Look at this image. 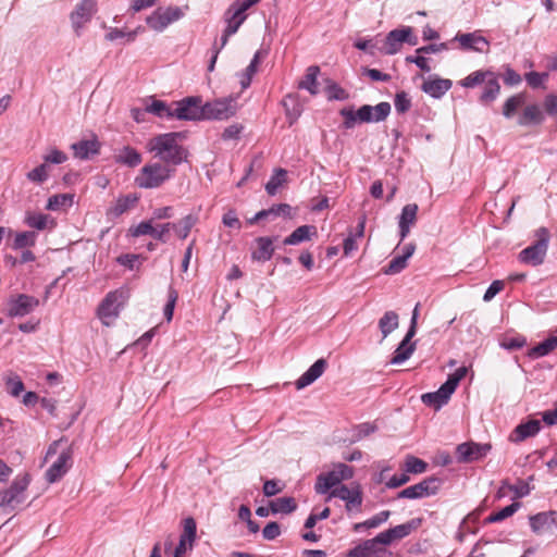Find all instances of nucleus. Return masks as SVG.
Here are the masks:
<instances>
[{
	"label": "nucleus",
	"mask_w": 557,
	"mask_h": 557,
	"mask_svg": "<svg viewBox=\"0 0 557 557\" xmlns=\"http://www.w3.org/2000/svg\"><path fill=\"white\" fill-rule=\"evenodd\" d=\"M181 133H166L151 138L148 149L159 158L163 164L174 169L187 159V150L178 144Z\"/></svg>",
	"instance_id": "1"
},
{
	"label": "nucleus",
	"mask_w": 557,
	"mask_h": 557,
	"mask_svg": "<svg viewBox=\"0 0 557 557\" xmlns=\"http://www.w3.org/2000/svg\"><path fill=\"white\" fill-rule=\"evenodd\" d=\"M392 110L388 102L383 101L376 106L363 104L357 111L354 107L343 108L339 114L344 117L343 126L354 128L357 123H379L387 119Z\"/></svg>",
	"instance_id": "2"
},
{
	"label": "nucleus",
	"mask_w": 557,
	"mask_h": 557,
	"mask_svg": "<svg viewBox=\"0 0 557 557\" xmlns=\"http://www.w3.org/2000/svg\"><path fill=\"white\" fill-rule=\"evenodd\" d=\"M175 173V170L162 162L147 163L141 168L135 178V184L139 188H158L169 181Z\"/></svg>",
	"instance_id": "3"
},
{
	"label": "nucleus",
	"mask_w": 557,
	"mask_h": 557,
	"mask_svg": "<svg viewBox=\"0 0 557 557\" xmlns=\"http://www.w3.org/2000/svg\"><path fill=\"white\" fill-rule=\"evenodd\" d=\"M535 236V243L521 250L518 256L522 263L532 267H537L544 262L548 248L549 232L546 227H540L536 230Z\"/></svg>",
	"instance_id": "4"
},
{
	"label": "nucleus",
	"mask_w": 557,
	"mask_h": 557,
	"mask_svg": "<svg viewBox=\"0 0 557 557\" xmlns=\"http://www.w3.org/2000/svg\"><path fill=\"white\" fill-rule=\"evenodd\" d=\"M354 468L339 462L334 465V468L332 471H329L326 473H321L317 478L315 483V492L318 494H325L331 488H335L336 485H338L343 480H349L354 476Z\"/></svg>",
	"instance_id": "5"
},
{
	"label": "nucleus",
	"mask_w": 557,
	"mask_h": 557,
	"mask_svg": "<svg viewBox=\"0 0 557 557\" xmlns=\"http://www.w3.org/2000/svg\"><path fill=\"white\" fill-rule=\"evenodd\" d=\"M30 478L27 473L17 476L9 488L0 492V507L14 509L25 500V492L29 485Z\"/></svg>",
	"instance_id": "6"
},
{
	"label": "nucleus",
	"mask_w": 557,
	"mask_h": 557,
	"mask_svg": "<svg viewBox=\"0 0 557 557\" xmlns=\"http://www.w3.org/2000/svg\"><path fill=\"white\" fill-rule=\"evenodd\" d=\"M184 13L178 7L156 9L147 18V25L156 30L163 32L170 24L181 20Z\"/></svg>",
	"instance_id": "7"
},
{
	"label": "nucleus",
	"mask_w": 557,
	"mask_h": 557,
	"mask_svg": "<svg viewBox=\"0 0 557 557\" xmlns=\"http://www.w3.org/2000/svg\"><path fill=\"white\" fill-rule=\"evenodd\" d=\"M125 299L123 290L110 292L101 301L98 308V317L107 326L111 325L112 321L119 317L120 307Z\"/></svg>",
	"instance_id": "8"
},
{
	"label": "nucleus",
	"mask_w": 557,
	"mask_h": 557,
	"mask_svg": "<svg viewBox=\"0 0 557 557\" xmlns=\"http://www.w3.org/2000/svg\"><path fill=\"white\" fill-rule=\"evenodd\" d=\"M174 119L184 121L203 120L202 99L200 97H186L173 102Z\"/></svg>",
	"instance_id": "9"
},
{
	"label": "nucleus",
	"mask_w": 557,
	"mask_h": 557,
	"mask_svg": "<svg viewBox=\"0 0 557 557\" xmlns=\"http://www.w3.org/2000/svg\"><path fill=\"white\" fill-rule=\"evenodd\" d=\"M441 480L435 476H430L419 482L418 484L408 486L400 491L397 498L417 499L431 495H435L440 488Z\"/></svg>",
	"instance_id": "10"
},
{
	"label": "nucleus",
	"mask_w": 557,
	"mask_h": 557,
	"mask_svg": "<svg viewBox=\"0 0 557 557\" xmlns=\"http://www.w3.org/2000/svg\"><path fill=\"white\" fill-rule=\"evenodd\" d=\"M421 524V519H411L410 521L398 524L386 531H383L376 535V541H380L381 545H389L394 541L403 540L408 536L412 531L418 529Z\"/></svg>",
	"instance_id": "11"
},
{
	"label": "nucleus",
	"mask_w": 557,
	"mask_h": 557,
	"mask_svg": "<svg viewBox=\"0 0 557 557\" xmlns=\"http://www.w3.org/2000/svg\"><path fill=\"white\" fill-rule=\"evenodd\" d=\"M203 120H227L236 112L233 100H215L202 103Z\"/></svg>",
	"instance_id": "12"
},
{
	"label": "nucleus",
	"mask_w": 557,
	"mask_h": 557,
	"mask_svg": "<svg viewBox=\"0 0 557 557\" xmlns=\"http://www.w3.org/2000/svg\"><path fill=\"white\" fill-rule=\"evenodd\" d=\"M336 497L344 502H346V509L351 511L354 509H360L362 505V492L359 485H356L352 488H349L346 485H339L333 488L327 497V500Z\"/></svg>",
	"instance_id": "13"
},
{
	"label": "nucleus",
	"mask_w": 557,
	"mask_h": 557,
	"mask_svg": "<svg viewBox=\"0 0 557 557\" xmlns=\"http://www.w3.org/2000/svg\"><path fill=\"white\" fill-rule=\"evenodd\" d=\"M38 305L39 300L34 296L20 294L10 299L8 304V313L10 317H24L34 311Z\"/></svg>",
	"instance_id": "14"
},
{
	"label": "nucleus",
	"mask_w": 557,
	"mask_h": 557,
	"mask_svg": "<svg viewBox=\"0 0 557 557\" xmlns=\"http://www.w3.org/2000/svg\"><path fill=\"white\" fill-rule=\"evenodd\" d=\"M492 446L490 444L462 443L457 447L458 460L461 462H472L484 457Z\"/></svg>",
	"instance_id": "15"
},
{
	"label": "nucleus",
	"mask_w": 557,
	"mask_h": 557,
	"mask_svg": "<svg viewBox=\"0 0 557 557\" xmlns=\"http://www.w3.org/2000/svg\"><path fill=\"white\" fill-rule=\"evenodd\" d=\"M72 466V450L70 448L63 450L57 460L49 467L46 472V479L49 483L59 481Z\"/></svg>",
	"instance_id": "16"
},
{
	"label": "nucleus",
	"mask_w": 557,
	"mask_h": 557,
	"mask_svg": "<svg viewBox=\"0 0 557 557\" xmlns=\"http://www.w3.org/2000/svg\"><path fill=\"white\" fill-rule=\"evenodd\" d=\"M454 40L459 42L462 50H472L476 52L488 51V40L476 33L457 34Z\"/></svg>",
	"instance_id": "17"
},
{
	"label": "nucleus",
	"mask_w": 557,
	"mask_h": 557,
	"mask_svg": "<svg viewBox=\"0 0 557 557\" xmlns=\"http://www.w3.org/2000/svg\"><path fill=\"white\" fill-rule=\"evenodd\" d=\"M96 11V0H82L71 14L73 27L77 32L85 23L90 21Z\"/></svg>",
	"instance_id": "18"
},
{
	"label": "nucleus",
	"mask_w": 557,
	"mask_h": 557,
	"mask_svg": "<svg viewBox=\"0 0 557 557\" xmlns=\"http://www.w3.org/2000/svg\"><path fill=\"white\" fill-rule=\"evenodd\" d=\"M541 430L539 420H529L528 422L518 424L509 435V441L520 443L529 437L535 436Z\"/></svg>",
	"instance_id": "19"
},
{
	"label": "nucleus",
	"mask_w": 557,
	"mask_h": 557,
	"mask_svg": "<svg viewBox=\"0 0 557 557\" xmlns=\"http://www.w3.org/2000/svg\"><path fill=\"white\" fill-rule=\"evenodd\" d=\"M451 86L453 82L450 79L434 77L424 81L421 89L432 98L440 99L451 88Z\"/></svg>",
	"instance_id": "20"
},
{
	"label": "nucleus",
	"mask_w": 557,
	"mask_h": 557,
	"mask_svg": "<svg viewBox=\"0 0 557 557\" xmlns=\"http://www.w3.org/2000/svg\"><path fill=\"white\" fill-rule=\"evenodd\" d=\"M411 36V28L406 27L401 29H394L388 33L385 39L384 52L386 54L396 53L400 45L405 41H409V37Z\"/></svg>",
	"instance_id": "21"
},
{
	"label": "nucleus",
	"mask_w": 557,
	"mask_h": 557,
	"mask_svg": "<svg viewBox=\"0 0 557 557\" xmlns=\"http://www.w3.org/2000/svg\"><path fill=\"white\" fill-rule=\"evenodd\" d=\"M418 210L417 203H408L403 208L398 222L400 240L408 236L410 226L416 223Z\"/></svg>",
	"instance_id": "22"
},
{
	"label": "nucleus",
	"mask_w": 557,
	"mask_h": 557,
	"mask_svg": "<svg viewBox=\"0 0 557 557\" xmlns=\"http://www.w3.org/2000/svg\"><path fill=\"white\" fill-rule=\"evenodd\" d=\"M454 391L451 388L447 389V385L444 383L436 392L423 394L421 400L426 406L440 409L448 403Z\"/></svg>",
	"instance_id": "23"
},
{
	"label": "nucleus",
	"mask_w": 557,
	"mask_h": 557,
	"mask_svg": "<svg viewBox=\"0 0 557 557\" xmlns=\"http://www.w3.org/2000/svg\"><path fill=\"white\" fill-rule=\"evenodd\" d=\"M326 368L324 359H318L297 381L296 388L302 389L319 379Z\"/></svg>",
	"instance_id": "24"
},
{
	"label": "nucleus",
	"mask_w": 557,
	"mask_h": 557,
	"mask_svg": "<svg viewBox=\"0 0 557 557\" xmlns=\"http://www.w3.org/2000/svg\"><path fill=\"white\" fill-rule=\"evenodd\" d=\"M414 336L413 330H408L406 336L400 342L398 347L396 348L393 358L391 359L392 364H400L407 359L410 358V356L414 351V344L410 343V339Z\"/></svg>",
	"instance_id": "25"
},
{
	"label": "nucleus",
	"mask_w": 557,
	"mask_h": 557,
	"mask_svg": "<svg viewBox=\"0 0 557 557\" xmlns=\"http://www.w3.org/2000/svg\"><path fill=\"white\" fill-rule=\"evenodd\" d=\"M257 248L252 251L251 258L256 261L265 262L270 260L274 252L272 237H258L255 239Z\"/></svg>",
	"instance_id": "26"
},
{
	"label": "nucleus",
	"mask_w": 557,
	"mask_h": 557,
	"mask_svg": "<svg viewBox=\"0 0 557 557\" xmlns=\"http://www.w3.org/2000/svg\"><path fill=\"white\" fill-rule=\"evenodd\" d=\"M138 196L136 194H128L126 196L119 197L114 206H112L107 214L112 218H117L128 210L133 209L138 202Z\"/></svg>",
	"instance_id": "27"
},
{
	"label": "nucleus",
	"mask_w": 557,
	"mask_h": 557,
	"mask_svg": "<svg viewBox=\"0 0 557 557\" xmlns=\"http://www.w3.org/2000/svg\"><path fill=\"white\" fill-rule=\"evenodd\" d=\"M25 224L37 231L51 230L55 226V221L48 214L27 212Z\"/></svg>",
	"instance_id": "28"
},
{
	"label": "nucleus",
	"mask_w": 557,
	"mask_h": 557,
	"mask_svg": "<svg viewBox=\"0 0 557 557\" xmlns=\"http://www.w3.org/2000/svg\"><path fill=\"white\" fill-rule=\"evenodd\" d=\"M544 121V114L537 104L527 106L518 119L521 126L539 125Z\"/></svg>",
	"instance_id": "29"
},
{
	"label": "nucleus",
	"mask_w": 557,
	"mask_h": 557,
	"mask_svg": "<svg viewBox=\"0 0 557 557\" xmlns=\"http://www.w3.org/2000/svg\"><path fill=\"white\" fill-rule=\"evenodd\" d=\"M379 545L381 544L380 541H376V536L371 540H366L349 549L346 557H371L380 550Z\"/></svg>",
	"instance_id": "30"
},
{
	"label": "nucleus",
	"mask_w": 557,
	"mask_h": 557,
	"mask_svg": "<svg viewBox=\"0 0 557 557\" xmlns=\"http://www.w3.org/2000/svg\"><path fill=\"white\" fill-rule=\"evenodd\" d=\"M99 143L97 139L81 140L72 145L74 156L78 159H88L90 156L98 153Z\"/></svg>",
	"instance_id": "31"
},
{
	"label": "nucleus",
	"mask_w": 557,
	"mask_h": 557,
	"mask_svg": "<svg viewBox=\"0 0 557 557\" xmlns=\"http://www.w3.org/2000/svg\"><path fill=\"white\" fill-rule=\"evenodd\" d=\"M320 67L318 65H311L307 69V73L304 78L298 83L299 89L308 90L312 96L318 95V75Z\"/></svg>",
	"instance_id": "32"
},
{
	"label": "nucleus",
	"mask_w": 557,
	"mask_h": 557,
	"mask_svg": "<svg viewBox=\"0 0 557 557\" xmlns=\"http://www.w3.org/2000/svg\"><path fill=\"white\" fill-rule=\"evenodd\" d=\"M317 234V228L313 225H301L297 227L289 236L284 240V245H298L302 242L310 240L311 235Z\"/></svg>",
	"instance_id": "33"
},
{
	"label": "nucleus",
	"mask_w": 557,
	"mask_h": 557,
	"mask_svg": "<svg viewBox=\"0 0 557 557\" xmlns=\"http://www.w3.org/2000/svg\"><path fill=\"white\" fill-rule=\"evenodd\" d=\"M145 111L160 119H174L173 102L171 104H168L165 101L162 100H153L149 106L146 107Z\"/></svg>",
	"instance_id": "34"
},
{
	"label": "nucleus",
	"mask_w": 557,
	"mask_h": 557,
	"mask_svg": "<svg viewBox=\"0 0 557 557\" xmlns=\"http://www.w3.org/2000/svg\"><path fill=\"white\" fill-rule=\"evenodd\" d=\"M389 516H391L389 510H383L363 522L355 523L352 527V530L355 532H362L368 529L377 528L382 523L386 522L388 520Z\"/></svg>",
	"instance_id": "35"
},
{
	"label": "nucleus",
	"mask_w": 557,
	"mask_h": 557,
	"mask_svg": "<svg viewBox=\"0 0 557 557\" xmlns=\"http://www.w3.org/2000/svg\"><path fill=\"white\" fill-rule=\"evenodd\" d=\"M485 83L484 90L480 96V101L487 104L497 98L500 91V85L494 74L493 76H488Z\"/></svg>",
	"instance_id": "36"
},
{
	"label": "nucleus",
	"mask_w": 557,
	"mask_h": 557,
	"mask_svg": "<svg viewBox=\"0 0 557 557\" xmlns=\"http://www.w3.org/2000/svg\"><path fill=\"white\" fill-rule=\"evenodd\" d=\"M116 161L134 168L141 162V154L136 149L126 146L119 152V154H116Z\"/></svg>",
	"instance_id": "37"
},
{
	"label": "nucleus",
	"mask_w": 557,
	"mask_h": 557,
	"mask_svg": "<svg viewBox=\"0 0 557 557\" xmlns=\"http://www.w3.org/2000/svg\"><path fill=\"white\" fill-rule=\"evenodd\" d=\"M398 327V314L395 311H386L379 320V329L383 338L387 337L394 330Z\"/></svg>",
	"instance_id": "38"
},
{
	"label": "nucleus",
	"mask_w": 557,
	"mask_h": 557,
	"mask_svg": "<svg viewBox=\"0 0 557 557\" xmlns=\"http://www.w3.org/2000/svg\"><path fill=\"white\" fill-rule=\"evenodd\" d=\"M296 508L297 504L293 497H281L270 503V509L273 513H290Z\"/></svg>",
	"instance_id": "39"
},
{
	"label": "nucleus",
	"mask_w": 557,
	"mask_h": 557,
	"mask_svg": "<svg viewBox=\"0 0 557 557\" xmlns=\"http://www.w3.org/2000/svg\"><path fill=\"white\" fill-rule=\"evenodd\" d=\"M557 347V337L552 336L547 339L543 341L539 345L534 346L529 351V357L531 358H540L548 355L550 351H553Z\"/></svg>",
	"instance_id": "40"
},
{
	"label": "nucleus",
	"mask_w": 557,
	"mask_h": 557,
	"mask_svg": "<svg viewBox=\"0 0 557 557\" xmlns=\"http://www.w3.org/2000/svg\"><path fill=\"white\" fill-rule=\"evenodd\" d=\"M197 524L194 518L188 517L184 520V530L180 536V541H184L188 545L189 549L193 548L196 540Z\"/></svg>",
	"instance_id": "41"
},
{
	"label": "nucleus",
	"mask_w": 557,
	"mask_h": 557,
	"mask_svg": "<svg viewBox=\"0 0 557 557\" xmlns=\"http://www.w3.org/2000/svg\"><path fill=\"white\" fill-rule=\"evenodd\" d=\"M287 171L284 169L275 170L269 182L265 184V190L270 196H274L277 189L285 183Z\"/></svg>",
	"instance_id": "42"
},
{
	"label": "nucleus",
	"mask_w": 557,
	"mask_h": 557,
	"mask_svg": "<svg viewBox=\"0 0 557 557\" xmlns=\"http://www.w3.org/2000/svg\"><path fill=\"white\" fill-rule=\"evenodd\" d=\"M74 195L72 194H58L48 199L46 209L57 211L63 207H70L73 203Z\"/></svg>",
	"instance_id": "43"
},
{
	"label": "nucleus",
	"mask_w": 557,
	"mask_h": 557,
	"mask_svg": "<svg viewBox=\"0 0 557 557\" xmlns=\"http://www.w3.org/2000/svg\"><path fill=\"white\" fill-rule=\"evenodd\" d=\"M37 234L32 231L21 232L15 235L13 249L18 250L26 247H33L36 244Z\"/></svg>",
	"instance_id": "44"
},
{
	"label": "nucleus",
	"mask_w": 557,
	"mask_h": 557,
	"mask_svg": "<svg viewBox=\"0 0 557 557\" xmlns=\"http://www.w3.org/2000/svg\"><path fill=\"white\" fill-rule=\"evenodd\" d=\"M530 527L533 532L539 533L545 529L552 528L550 511L540 512L530 517Z\"/></svg>",
	"instance_id": "45"
},
{
	"label": "nucleus",
	"mask_w": 557,
	"mask_h": 557,
	"mask_svg": "<svg viewBox=\"0 0 557 557\" xmlns=\"http://www.w3.org/2000/svg\"><path fill=\"white\" fill-rule=\"evenodd\" d=\"M246 15H237L234 11L231 9H227L224 13V20L226 22L225 29L227 30V34H235L237 33L240 25L245 22Z\"/></svg>",
	"instance_id": "46"
},
{
	"label": "nucleus",
	"mask_w": 557,
	"mask_h": 557,
	"mask_svg": "<svg viewBox=\"0 0 557 557\" xmlns=\"http://www.w3.org/2000/svg\"><path fill=\"white\" fill-rule=\"evenodd\" d=\"M524 94H518L508 98L503 107V114L505 117L510 119L519 107L524 104Z\"/></svg>",
	"instance_id": "47"
},
{
	"label": "nucleus",
	"mask_w": 557,
	"mask_h": 557,
	"mask_svg": "<svg viewBox=\"0 0 557 557\" xmlns=\"http://www.w3.org/2000/svg\"><path fill=\"white\" fill-rule=\"evenodd\" d=\"M197 221V216L188 214L184 216L178 223H176V228L173 230L181 239H185Z\"/></svg>",
	"instance_id": "48"
},
{
	"label": "nucleus",
	"mask_w": 557,
	"mask_h": 557,
	"mask_svg": "<svg viewBox=\"0 0 557 557\" xmlns=\"http://www.w3.org/2000/svg\"><path fill=\"white\" fill-rule=\"evenodd\" d=\"M488 76H493V73L490 71H475L469 74L466 78H463L460 84L466 88H473L482 83H484Z\"/></svg>",
	"instance_id": "49"
},
{
	"label": "nucleus",
	"mask_w": 557,
	"mask_h": 557,
	"mask_svg": "<svg viewBox=\"0 0 557 557\" xmlns=\"http://www.w3.org/2000/svg\"><path fill=\"white\" fill-rule=\"evenodd\" d=\"M519 508H520V503L515 502V503L504 507L499 511L490 515L485 519V522L494 523V522L503 521V520L507 519L508 517L512 516Z\"/></svg>",
	"instance_id": "50"
},
{
	"label": "nucleus",
	"mask_w": 557,
	"mask_h": 557,
	"mask_svg": "<svg viewBox=\"0 0 557 557\" xmlns=\"http://www.w3.org/2000/svg\"><path fill=\"white\" fill-rule=\"evenodd\" d=\"M426 462L414 456H408L405 461V471L407 473H423L426 470Z\"/></svg>",
	"instance_id": "51"
},
{
	"label": "nucleus",
	"mask_w": 557,
	"mask_h": 557,
	"mask_svg": "<svg viewBox=\"0 0 557 557\" xmlns=\"http://www.w3.org/2000/svg\"><path fill=\"white\" fill-rule=\"evenodd\" d=\"M153 230H154V226L152 224V220L150 219V220L140 222L136 226L131 227L129 234L133 237H139V236H144V235H150L152 237Z\"/></svg>",
	"instance_id": "52"
},
{
	"label": "nucleus",
	"mask_w": 557,
	"mask_h": 557,
	"mask_svg": "<svg viewBox=\"0 0 557 557\" xmlns=\"http://www.w3.org/2000/svg\"><path fill=\"white\" fill-rule=\"evenodd\" d=\"M395 109L398 113H406L411 108V100L408 97V94L405 91H399L395 95L394 100Z\"/></svg>",
	"instance_id": "53"
},
{
	"label": "nucleus",
	"mask_w": 557,
	"mask_h": 557,
	"mask_svg": "<svg viewBox=\"0 0 557 557\" xmlns=\"http://www.w3.org/2000/svg\"><path fill=\"white\" fill-rule=\"evenodd\" d=\"M407 267V259L400 255L397 257H394L388 265L384 269L385 274H396L403 271Z\"/></svg>",
	"instance_id": "54"
},
{
	"label": "nucleus",
	"mask_w": 557,
	"mask_h": 557,
	"mask_svg": "<svg viewBox=\"0 0 557 557\" xmlns=\"http://www.w3.org/2000/svg\"><path fill=\"white\" fill-rule=\"evenodd\" d=\"M49 166L42 163L27 173V178L34 183H42L48 178Z\"/></svg>",
	"instance_id": "55"
},
{
	"label": "nucleus",
	"mask_w": 557,
	"mask_h": 557,
	"mask_svg": "<svg viewBox=\"0 0 557 557\" xmlns=\"http://www.w3.org/2000/svg\"><path fill=\"white\" fill-rule=\"evenodd\" d=\"M467 367H460L453 374H450L445 382L447 389L451 388L455 392L459 382L467 375Z\"/></svg>",
	"instance_id": "56"
},
{
	"label": "nucleus",
	"mask_w": 557,
	"mask_h": 557,
	"mask_svg": "<svg viewBox=\"0 0 557 557\" xmlns=\"http://www.w3.org/2000/svg\"><path fill=\"white\" fill-rule=\"evenodd\" d=\"M326 91L330 100H345L348 98L346 90L333 82L329 83Z\"/></svg>",
	"instance_id": "57"
},
{
	"label": "nucleus",
	"mask_w": 557,
	"mask_h": 557,
	"mask_svg": "<svg viewBox=\"0 0 557 557\" xmlns=\"http://www.w3.org/2000/svg\"><path fill=\"white\" fill-rule=\"evenodd\" d=\"M527 341L523 336L508 337L500 342V346L508 350H517L525 345Z\"/></svg>",
	"instance_id": "58"
},
{
	"label": "nucleus",
	"mask_w": 557,
	"mask_h": 557,
	"mask_svg": "<svg viewBox=\"0 0 557 557\" xmlns=\"http://www.w3.org/2000/svg\"><path fill=\"white\" fill-rule=\"evenodd\" d=\"M172 228H176V223L161 224L158 227H154L152 237L162 243H166L168 234H169L170 230H172Z\"/></svg>",
	"instance_id": "59"
},
{
	"label": "nucleus",
	"mask_w": 557,
	"mask_h": 557,
	"mask_svg": "<svg viewBox=\"0 0 557 557\" xmlns=\"http://www.w3.org/2000/svg\"><path fill=\"white\" fill-rule=\"evenodd\" d=\"M7 388L10 395L16 397L24 391V384L18 376H13L7 380Z\"/></svg>",
	"instance_id": "60"
},
{
	"label": "nucleus",
	"mask_w": 557,
	"mask_h": 557,
	"mask_svg": "<svg viewBox=\"0 0 557 557\" xmlns=\"http://www.w3.org/2000/svg\"><path fill=\"white\" fill-rule=\"evenodd\" d=\"M67 160V157L64 152L53 149L50 151V153L46 154L44 157L45 163H52V164H61Z\"/></svg>",
	"instance_id": "61"
},
{
	"label": "nucleus",
	"mask_w": 557,
	"mask_h": 557,
	"mask_svg": "<svg viewBox=\"0 0 557 557\" xmlns=\"http://www.w3.org/2000/svg\"><path fill=\"white\" fill-rule=\"evenodd\" d=\"M280 533L281 529L277 522H269L262 530V535L268 541L276 539Z\"/></svg>",
	"instance_id": "62"
},
{
	"label": "nucleus",
	"mask_w": 557,
	"mask_h": 557,
	"mask_svg": "<svg viewBox=\"0 0 557 557\" xmlns=\"http://www.w3.org/2000/svg\"><path fill=\"white\" fill-rule=\"evenodd\" d=\"M505 284L503 281H494L488 288L485 290V294L483 296L484 301L492 300L503 288Z\"/></svg>",
	"instance_id": "63"
},
{
	"label": "nucleus",
	"mask_w": 557,
	"mask_h": 557,
	"mask_svg": "<svg viewBox=\"0 0 557 557\" xmlns=\"http://www.w3.org/2000/svg\"><path fill=\"white\" fill-rule=\"evenodd\" d=\"M410 480V476L407 472L401 473L400 475H393L386 483L387 488H397L399 486L405 485Z\"/></svg>",
	"instance_id": "64"
}]
</instances>
